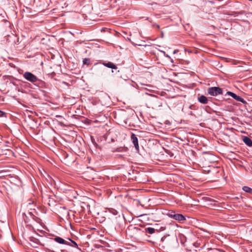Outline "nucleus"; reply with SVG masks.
<instances>
[{
	"mask_svg": "<svg viewBox=\"0 0 252 252\" xmlns=\"http://www.w3.org/2000/svg\"><path fill=\"white\" fill-rule=\"evenodd\" d=\"M243 190L246 192H248L252 194V189L247 186H244L243 187Z\"/></svg>",
	"mask_w": 252,
	"mask_h": 252,
	"instance_id": "obj_13",
	"label": "nucleus"
},
{
	"mask_svg": "<svg viewBox=\"0 0 252 252\" xmlns=\"http://www.w3.org/2000/svg\"><path fill=\"white\" fill-rule=\"evenodd\" d=\"M69 240L70 241V242H69L70 245H68V246H70L71 247H73L75 248H78V245L75 241H74L73 240Z\"/></svg>",
	"mask_w": 252,
	"mask_h": 252,
	"instance_id": "obj_15",
	"label": "nucleus"
},
{
	"mask_svg": "<svg viewBox=\"0 0 252 252\" xmlns=\"http://www.w3.org/2000/svg\"><path fill=\"white\" fill-rule=\"evenodd\" d=\"M24 78L33 84L37 80V77L30 72L26 71L23 74Z\"/></svg>",
	"mask_w": 252,
	"mask_h": 252,
	"instance_id": "obj_2",
	"label": "nucleus"
},
{
	"mask_svg": "<svg viewBox=\"0 0 252 252\" xmlns=\"http://www.w3.org/2000/svg\"><path fill=\"white\" fill-rule=\"evenodd\" d=\"M156 229L152 227H148L145 229V232L150 234H152L155 232Z\"/></svg>",
	"mask_w": 252,
	"mask_h": 252,
	"instance_id": "obj_11",
	"label": "nucleus"
},
{
	"mask_svg": "<svg viewBox=\"0 0 252 252\" xmlns=\"http://www.w3.org/2000/svg\"><path fill=\"white\" fill-rule=\"evenodd\" d=\"M5 114V113L0 110V117H2Z\"/></svg>",
	"mask_w": 252,
	"mask_h": 252,
	"instance_id": "obj_17",
	"label": "nucleus"
},
{
	"mask_svg": "<svg viewBox=\"0 0 252 252\" xmlns=\"http://www.w3.org/2000/svg\"><path fill=\"white\" fill-rule=\"evenodd\" d=\"M24 215H25V216H26V217H28V216H27V214H26L25 213H24Z\"/></svg>",
	"mask_w": 252,
	"mask_h": 252,
	"instance_id": "obj_20",
	"label": "nucleus"
},
{
	"mask_svg": "<svg viewBox=\"0 0 252 252\" xmlns=\"http://www.w3.org/2000/svg\"><path fill=\"white\" fill-rule=\"evenodd\" d=\"M198 101L202 104H207L208 102V99L205 96L203 95H201V96L198 97Z\"/></svg>",
	"mask_w": 252,
	"mask_h": 252,
	"instance_id": "obj_8",
	"label": "nucleus"
},
{
	"mask_svg": "<svg viewBox=\"0 0 252 252\" xmlns=\"http://www.w3.org/2000/svg\"><path fill=\"white\" fill-rule=\"evenodd\" d=\"M83 63L85 64H89L90 63V60L88 58H85L83 60Z\"/></svg>",
	"mask_w": 252,
	"mask_h": 252,
	"instance_id": "obj_16",
	"label": "nucleus"
},
{
	"mask_svg": "<svg viewBox=\"0 0 252 252\" xmlns=\"http://www.w3.org/2000/svg\"><path fill=\"white\" fill-rule=\"evenodd\" d=\"M220 251L217 249L212 250V252H219Z\"/></svg>",
	"mask_w": 252,
	"mask_h": 252,
	"instance_id": "obj_18",
	"label": "nucleus"
},
{
	"mask_svg": "<svg viewBox=\"0 0 252 252\" xmlns=\"http://www.w3.org/2000/svg\"><path fill=\"white\" fill-rule=\"evenodd\" d=\"M103 64L105 66L107 67L108 68H112V69H117V67L115 64H114L113 63L110 62L106 63H103Z\"/></svg>",
	"mask_w": 252,
	"mask_h": 252,
	"instance_id": "obj_9",
	"label": "nucleus"
},
{
	"mask_svg": "<svg viewBox=\"0 0 252 252\" xmlns=\"http://www.w3.org/2000/svg\"><path fill=\"white\" fill-rule=\"evenodd\" d=\"M54 240L57 243L61 244H64V245H70V243L68 241H65L61 237L57 236L56 237Z\"/></svg>",
	"mask_w": 252,
	"mask_h": 252,
	"instance_id": "obj_7",
	"label": "nucleus"
},
{
	"mask_svg": "<svg viewBox=\"0 0 252 252\" xmlns=\"http://www.w3.org/2000/svg\"><path fill=\"white\" fill-rule=\"evenodd\" d=\"M170 217L179 222H181L186 220L185 217L180 214H175V212H172L170 215Z\"/></svg>",
	"mask_w": 252,
	"mask_h": 252,
	"instance_id": "obj_3",
	"label": "nucleus"
},
{
	"mask_svg": "<svg viewBox=\"0 0 252 252\" xmlns=\"http://www.w3.org/2000/svg\"><path fill=\"white\" fill-rule=\"evenodd\" d=\"M28 215H30L31 217H32L33 216L32 213L30 212H28Z\"/></svg>",
	"mask_w": 252,
	"mask_h": 252,
	"instance_id": "obj_19",
	"label": "nucleus"
},
{
	"mask_svg": "<svg viewBox=\"0 0 252 252\" xmlns=\"http://www.w3.org/2000/svg\"><path fill=\"white\" fill-rule=\"evenodd\" d=\"M251 252H252V250H251Z\"/></svg>",
	"mask_w": 252,
	"mask_h": 252,
	"instance_id": "obj_22",
	"label": "nucleus"
},
{
	"mask_svg": "<svg viewBox=\"0 0 252 252\" xmlns=\"http://www.w3.org/2000/svg\"><path fill=\"white\" fill-rule=\"evenodd\" d=\"M48 205L50 206H54L55 205V201L52 197H49Z\"/></svg>",
	"mask_w": 252,
	"mask_h": 252,
	"instance_id": "obj_12",
	"label": "nucleus"
},
{
	"mask_svg": "<svg viewBox=\"0 0 252 252\" xmlns=\"http://www.w3.org/2000/svg\"><path fill=\"white\" fill-rule=\"evenodd\" d=\"M62 209L64 211L63 214V216L66 217V218L68 217L69 216V214L68 211L66 210V208L65 207H63Z\"/></svg>",
	"mask_w": 252,
	"mask_h": 252,
	"instance_id": "obj_14",
	"label": "nucleus"
},
{
	"mask_svg": "<svg viewBox=\"0 0 252 252\" xmlns=\"http://www.w3.org/2000/svg\"><path fill=\"white\" fill-rule=\"evenodd\" d=\"M130 138H131V140L134 145V146L135 149L137 151H139V145H138V139H137L136 135L134 133H132L131 135Z\"/></svg>",
	"mask_w": 252,
	"mask_h": 252,
	"instance_id": "obj_5",
	"label": "nucleus"
},
{
	"mask_svg": "<svg viewBox=\"0 0 252 252\" xmlns=\"http://www.w3.org/2000/svg\"><path fill=\"white\" fill-rule=\"evenodd\" d=\"M227 94L237 101H240L244 104L247 103L246 101L243 98L236 95L235 94L231 92H227Z\"/></svg>",
	"mask_w": 252,
	"mask_h": 252,
	"instance_id": "obj_4",
	"label": "nucleus"
},
{
	"mask_svg": "<svg viewBox=\"0 0 252 252\" xmlns=\"http://www.w3.org/2000/svg\"><path fill=\"white\" fill-rule=\"evenodd\" d=\"M244 142L249 146H252V140L248 137H245L243 138Z\"/></svg>",
	"mask_w": 252,
	"mask_h": 252,
	"instance_id": "obj_10",
	"label": "nucleus"
},
{
	"mask_svg": "<svg viewBox=\"0 0 252 252\" xmlns=\"http://www.w3.org/2000/svg\"><path fill=\"white\" fill-rule=\"evenodd\" d=\"M157 27L158 28H159V25H158L157 26Z\"/></svg>",
	"mask_w": 252,
	"mask_h": 252,
	"instance_id": "obj_21",
	"label": "nucleus"
},
{
	"mask_svg": "<svg viewBox=\"0 0 252 252\" xmlns=\"http://www.w3.org/2000/svg\"><path fill=\"white\" fill-rule=\"evenodd\" d=\"M207 91L208 94L212 96H217L223 93L222 89L217 87L209 88Z\"/></svg>",
	"mask_w": 252,
	"mask_h": 252,
	"instance_id": "obj_1",
	"label": "nucleus"
},
{
	"mask_svg": "<svg viewBox=\"0 0 252 252\" xmlns=\"http://www.w3.org/2000/svg\"><path fill=\"white\" fill-rule=\"evenodd\" d=\"M34 85L41 88H47L46 84L44 81L39 79L38 78L37 80L34 83Z\"/></svg>",
	"mask_w": 252,
	"mask_h": 252,
	"instance_id": "obj_6",
	"label": "nucleus"
}]
</instances>
